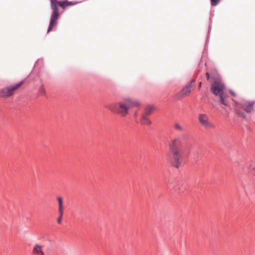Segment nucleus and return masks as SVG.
Returning <instances> with one entry per match:
<instances>
[{
	"instance_id": "f257e3e1",
	"label": "nucleus",
	"mask_w": 255,
	"mask_h": 255,
	"mask_svg": "<svg viewBox=\"0 0 255 255\" xmlns=\"http://www.w3.org/2000/svg\"><path fill=\"white\" fill-rule=\"evenodd\" d=\"M139 105L138 102L127 98L117 103L109 104L106 106V107L111 112L119 114L122 117H125L128 114L130 108Z\"/></svg>"
},
{
	"instance_id": "f03ea898",
	"label": "nucleus",
	"mask_w": 255,
	"mask_h": 255,
	"mask_svg": "<svg viewBox=\"0 0 255 255\" xmlns=\"http://www.w3.org/2000/svg\"><path fill=\"white\" fill-rule=\"evenodd\" d=\"M181 145L182 141L179 138L172 139L169 143V151L171 156V162L176 168L179 167L183 161Z\"/></svg>"
},
{
	"instance_id": "7ed1b4c3",
	"label": "nucleus",
	"mask_w": 255,
	"mask_h": 255,
	"mask_svg": "<svg viewBox=\"0 0 255 255\" xmlns=\"http://www.w3.org/2000/svg\"><path fill=\"white\" fill-rule=\"evenodd\" d=\"M76 3L71 1H58L57 0H51V6L53 10V12L51 15L50 21L48 27L47 32H50L53 27L57 24V20L59 18V13L58 12V7L60 6L65 8L66 6L73 5Z\"/></svg>"
},
{
	"instance_id": "20e7f679",
	"label": "nucleus",
	"mask_w": 255,
	"mask_h": 255,
	"mask_svg": "<svg viewBox=\"0 0 255 255\" xmlns=\"http://www.w3.org/2000/svg\"><path fill=\"white\" fill-rule=\"evenodd\" d=\"M225 89V84L219 79H216L211 86V91L212 93L216 96H219L220 102L222 104L227 105V103L225 101V99L227 98V95L224 93Z\"/></svg>"
},
{
	"instance_id": "39448f33",
	"label": "nucleus",
	"mask_w": 255,
	"mask_h": 255,
	"mask_svg": "<svg viewBox=\"0 0 255 255\" xmlns=\"http://www.w3.org/2000/svg\"><path fill=\"white\" fill-rule=\"evenodd\" d=\"M23 81L18 83L6 86L0 89V97L2 98H8L13 95L15 91L18 90L23 84Z\"/></svg>"
},
{
	"instance_id": "423d86ee",
	"label": "nucleus",
	"mask_w": 255,
	"mask_h": 255,
	"mask_svg": "<svg viewBox=\"0 0 255 255\" xmlns=\"http://www.w3.org/2000/svg\"><path fill=\"white\" fill-rule=\"evenodd\" d=\"M198 120L200 124L206 129L215 128V126L210 122L208 115L205 114H199L198 115Z\"/></svg>"
},
{
	"instance_id": "0eeeda50",
	"label": "nucleus",
	"mask_w": 255,
	"mask_h": 255,
	"mask_svg": "<svg viewBox=\"0 0 255 255\" xmlns=\"http://www.w3.org/2000/svg\"><path fill=\"white\" fill-rule=\"evenodd\" d=\"M195 82L194 80L189 82L182 89L180 93L178 94L176 96L178 99H181L185 97L188 96L191 93V88L193 86V84Z\"/></svg>"
},
{
	"instance_id": "6e6552de",
	"label": "nucleus",
	"mask_w": 255,
	"mask_h": 255,
	"mask_svg": "<svg viewBox=\"0 0 255 255\" xmlns=\"http://www.w3.org/2000/svg\"><path fill=\"white\" fill-rule=\"evenodd\" d=\"M255 103L254 101H245L243 103L242 108L246 112L250 113L254 110Z\"/></svg>"
},
{
	"instance_id": "1a4fd4ad",
	"label": "nucleus",
	"mask_w": 255,
	"mask_h": 255,
	"mask_svg": "<svg viewBox=\"0 0 255 255\" xmlns=\"http://www.w3.org/2000/svg\"><path fill=\"white\" fill-rule=\"evenodd\" d=\"M42 248V246L38 244L35 245L33 247L32 253L37 255H44Z\"/></svg>"
},
{
	"instance_id": "9d476101",
	"label": "nucleus",
	"mask_w": 255,
	"mask_h": 255,
	"mask_svg": "<svg viewBox=\"0 0 255 255\" xmlns=\"http://www.w3.org/2000/svg\"><path fill=\"white\" fill-rule=\"evenodd\" d=\"M147 116L145 115H142L140 123L142 125L149 126L151 124V122L149 119L147 117Z\"/></svg>"
},
{
	"instance_id": "9b49d317",
	"label": "nucleus",
	"mask_w": 255,
	"mask_h": 255,
	"mask_svg": "<svg viewBox=\"0 0 255 255\" xmlns=\"http://www.w3.org/2000/svg\"><path fill=\"white\" fill-rule=\"evenodd\" d=\"M154 110V107L152 106H147L144 110V113L143 115H145V116H148L152 114Z\"/></svg>"
},
{
	"instance_id": "f8f14e48",
	"label": "nucleus",
	"mask_w": 255,
	"mask_h": 255,
	"mask_svg": "<svg viewBox=\"0 0 255 255\" xmlns=\"http://www.w3.org/2000/svg\"><path fill=\"white\" fill-rule=\"evenodd\" d=\"M38 95L40 96H44L46 95V91L43 85L39 87L38 91Z\"/></svg>"
},
{
	"instance_id": "ddd939ff",
	"label": "nucleus",
	"mask_w": 255,
	"mask_h": 255,
	"mask_svg": "<svg viewBox=\"0 0 255 255\" xmlns=\"http://www.w3.org/2000/svg\"><path fill=\"white\" fill-rule=\"evenodd\" d=\"M57 200L58 202V212H63V201L61 197H58Z\"/></svg>"
},
{
	"instance_id": "4468645a",
	"label": "nucleus",
	"mask_w": 255,
	"mask_h": 255,
	"mask_svg": "<svg viewBox=\"0 0 255 255\" xmlns=\"http://www.w3.org/2000/svg\"><path fill=\"white\" fill-rule=\"evenodd\" d=\"M59 212V216L58 218L57 219V223L59 224H60L61 223V220H62V218L63 214V212H61V213H60V212Z\"/></svg>"
},
{
	"instance_id": "2eb2a0df",
	"label": "nucleus",
	"mask_w": 255,
	"mask_h": 255,
	"mask_svg": "<svg viewBox=\"0 0 255 255\" xmlns=\"http://www.w3.org/2000/svg\"><path fill=\"white\" fill-rule=\"evenodd\" d=\"M220 0H211V4L212 6L217 5L220 2Z\"/></svg>"
},
{
	"instance_id": "dca6fc26",
	"label": "nucleus",
	"mask_w": 255,
	"mask_h": 255,
	"mask_svg": "<svg viewBox=\"0 0 255 255\" xmlns=\"http://www.w3.org/2000/svg\"><path fill=\"white\" fill-rule=\"evenodd\" d=\"M175 128L176 129L180 131L183 130V128L179 124H178L175 125Z\"/></svg>"
},
{
	"instance_id": "f3484780",
	"label": "nucleus",
	"mask_w": 255,
	"mask_h": 255,
	"mask_svg": "<svg viewBox=\"0 0 255 255\" xmlns=\"http://www.w3.org/2000/svg\"><path fill=\"white\" fill-rule=\"evenodd\" d=\"M229 93L233 97H236L237 96V94L233 90H230Z\"/></svg>"
},
{
	"instance_id": "a211bd4d",
	"label": "nucleus",
	"mask_w": 255,
	"mask_h": 255,
	"mask_svg": "<svg viewBox=\"0 0 255 255\" xmlns=\"http://www.w3.org/2000/svg\"><path fill=\"white\" fill-rule=\"evenodd\" d=\"M206 76L207 77V79L209 80L210 79V74L208 72H207L206 74Z\"/></svg>"
},
{
	"instance_id": "6ab92c4d",
	"label": "nucleus",
	"mask_w": 255,
	"mask_h": 255,
	"mask_svg": "<svg viewBox=\"0 0 255 255\" xmlns=\"http://www.w3.org/2000/svg\"><path fill=\"white\" fill-rule=\"evenodd\" d=\"M201 84H202L201 82H200V83H199V88H201Z\"/></svg>"
}]
</instances>
